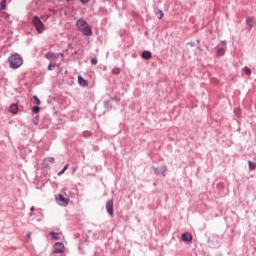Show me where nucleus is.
I'll return each mask as SVG.
<instances>
[{"label":"nucleus","instance_id":"ddd939ff","mask_svg":"<svg viewBox=\"0 0 256 256\" xmlns=\"http://www.w3.org/2000/svg\"><path fill=\"white\" fill-rule=\"evenodd\" d=\"M247 25H249V27H253V25H255V19L254 18H247Z\"/></svg>","mask_w":256,"mask_h":256},{"label":"nucleus","instance_id":"9d476101","mask_svg":"<svg viewBox=\"0 0 256 256\" xmlns=\"http://www.w3.org/2000/svg\"><path fill=\"white\" fill-rule=\"evenodd\" d=\"M9 111L10 113H12V115H17V111H19V107L17 106V104H12L10 106Z\"/></svg>","mask_w":256,"mask_h":256},{"label":"nucleus","instance_id":"7c9ffc66","mask_svg":"<svg viewBox=\"0 0 256 256\" xmlns=\"http://www.w3.org/2000/svg\"><path fill=\"white\" fill-rule=\"evenodd\" d=\"M27 238H28V239H30V238H31V233H29V234L27 235Z\"/></svg>","mask_w":256,"mask_h":256},{"label":"nucleus","instance_id":"b1692460","mask_svg":"<svg viewBox=\"0 0 256 256\" xmlns=\"http://www.w3.org/2000/svg\"><path fill=\"white\" fill-rule=\"evenodd\" d=\"M84 137H91V132L90 131H85L83 133Z\"/></svg>","mask_w":256,"mask_h":256},{"label":"nucleus","instance_id":"4468645a","mask_svg":"<svg viewBox=\"0 0 256 256\" xmlns=\"http://www.w3.org/2000/svg\"><path fill=\"white\" fill-rule=\"evenodd\" d=\"M52 239L59 240L60 233L50 232Z\"/></svg>","mask_w":256,"mask_h":256},{"label":"nucleus","instance_id":"4be33fe9","mask_svg":"<svg viewBox=\"0 0 256 256\" xmlns=\"http://www.w3.org/2000/svg\"><path fill=\"white\" fill-rule=\"evenodd\" d=\"M217 53H218V55H225V49L220 48V49H218Z\"/></svg>","mask_w":256,"mask_h":256},{"label":"nucleus","instance_id":"6ab92c4d","mask_svg":"<svg viewBox=\"0 0 256 256\" xmlns=\"http://www.w3.org/2000/svg\"><path fill=\"white\" fill-rule=\"evenodd\" d=\"M32 111H33V113H39L41 111V108H39V106H34L32 108Z\"/></svg>","mask_w":256,"mask_h":256},{"label":"nucleus","instance_id":"2eb2a0df","mask_svg":"<svg viewBox=\"0 0 256 256\" xmlns=\"http://www.w3.org/2000/svg\"><path fill=\"white\" fill-rule=\"evenodd\" d=\"M67 169H69V164H66L64 168L60 172H58V176L61 177V175H63V173H65Z\"/></svg>","mask_w":256,"mask_h":256},{"label":"nucleus","instance_id":"0eeeda50","mask_svg":"<svg viewBox=\"0 0 256 256\" xmlns=\"http://www.w3.org/2000/svg\"><path fill=\"white\" fill-rule=\"evenodd\" d=\"M107 212L111 217H113V200H108L106 203Z\"/></svg>","mask_w":256,"mask_h":256},{"label":"nucleus","instance_id":"cd10ccee","mask_svg":"<svg viewBox=\"0 0 256 256\" xmlns=\"http://www.w3.org/2000/svg\"><path fill=\"white\" fill-rule=\"evenodd\" d=\"M81 3L85 4V3H89V0H80Z\"/></svg>","mask_w":256,"mask_h":256},{"label":"nucleus","instance_id":"f03ea898","mask_svg":"<svg viewBox=\"0 0 256 256\" xmlns=\"http://www.w3.org/2000/svg\"><path fill=\"white\" fill-rule=\"evenodd\" d=\"M76 27L78 31H80L81 33H83V35H86L87 37H89V35L92 34L91 27L89 26V24H87V21H85L84 19H78L76 21Z\"/></svg>","mask_w":256,"mask_h":256},{"label":"nucleus","instance_id":"6e6552de","mask_svg":"<svg viewBox=\"0 0 256 256\" xmlns=\"http://www.w3.org/2000/svg\"><path fill=\"white\" fill-rule=\"evenodd\" d=\"M45 58L49 59V60H51V59L57 60V59H59V54L53 53V52H48L45 54Z\"/></svg>","mask_w":256,"mask_h":256},{"label":"nucleus","instance_id":"1a4fd4ad","mask_svg":"<svg viewBox=\"0 0 256 256\" xmlns=\"http://www.w3.org/2000/svg\"><path fill=\"white\" fill-rule=\"evenodd\" d=\"M78 83L81 87H87V80L81 75L78 76Z\"/></svg>","mask_w":256,"mask_h":256},{"label":"nucleus","instance_id":"393cba45","mask_svg":"<svg viewBox=\"0 0 256 256\" xmlns=\"http://www.w3.org/2000/svg\"><path fill=\"white\" fill-rule=\"evenodd\" d=\"M91 63L92 65H97V58H92Z\"/></svg>","mask_w":256,"mask_h":256},{"label":"nucleus","instance_id":"c756f323","mask_svg":"<svg viewBox=\"0 0 256 256\" xmlns=\"http://www.w3.org/2000/svg\"><path fill=\"white\" fill-rule=\"evenodd\" d=\"M30 211H31V212L35 211V207L32 206V207L30 208Z\"/></svg>","mask_w":256,"mask_h":256},{"label":"nucleus","instance_id":"412c9836","mask_svg":"<svg viewBox=\"0 0 256 256\" xmlns=\"http://www.w3.org/2000/svg\"><path fill=\"white\" fill-rule=\"evenodd\" d=\"M46 161H48V163H55V158L54 157H48V158H46Z\"/></svg>","mask_w":256,"mask_h":256},{"label":"nucleus","instance_id":"f257e3e1","mask_svg":"<svg viewBox=\"0 0 256 256\" xmlns=\"http://www.w3.org/2000/svg\"><path fill=\"white\" fill-rule=\"evenodd\" d=\"M8 63H9L10 69H19V67L23 65V57H21V54H17V53L12 54L8 58Z\"/></svg>","mask_w":256,"mask_h":256},{"label":"nucleus","instance_id":"423d86ee","mask_svg":"<svg viewBox=\"0 0 256 256\" xmlns=\"http://www.w3.org/2000/svg\"><path fill=\"white\" fill-rule=\"evenodd\" d=\"M181 239L184 241V243H191V241H193V235H191L189 232H186L182 234Z\"/></svg>","mask_w":256,"mask_h":256},{"label":"nucleus","instance_id":"aec40b11","mask_svg":"<svg viewBox=\"0 0 256 256\" xmlns=\"http://www.w3.org/2000/svg\"><path fill=\"white\" fill-rule=\"evenodd\" d=\"M243 71H244V73H245L246 75H250V74H251V69H250V68L245 67V68L243 69Z\"/></svg>","mask_w":256,"mask_h":256},{"label":"nucleus","instance_id":"a211bd4d","mask_svg":"<svg viewBox=\"0 0 256 256\" xmlns=\"http://www.w3.org/2000/svg\"><path fill=\"white\" fill-rule=\"evenodd\" d=\"M112 73H113L114 75H119V73H121V69H120V68H114V69L112 70Z\"/></svg>","mask_w":256,"mask_h":256},{"label":"nucleus","instance_id":"bb28decb","mask_svg":"<svg viewBox=\"0 0 256 256\" xmlns=\"http://www.w3.org/2000/svg\"><path fill=\"white\" fill-rule=\"evenodd\" d=\"M34 125H39V119L36 118L34 121H33Z\"/></svg>","mask_w":256,"mask_h":256},{"label":"nucleus","instance_id":"a878e982","mask_svg":"<svg viewBox=\"0 0 256 256\" xmlns=\"http://www.w3.org/2000/svg\"><path fill=\"white\" fill-rule=\"evenodd\" d=\"M163 16H164V14H163V11H159V17H158V19H163Z\"/></svg>","mask_w":256,"mask_h":256},{"label":"nucleus","instance_id":"2f4dec72","mask_svg":"<svg viewBox=\"0 0 256 256\" xmlns=\"http://www.w3.org/2000/svg\"><path fill=\"white\" fill-rule=\"evenodd\" d=\"M66 1H67V3H69L70 0H66Z\"/></svg>","mask_w":256,"mask_h":256},{"label":"nucleus","instance_id":"7ed1b4c3","mask_svg":"<svg viewBox=\"0 0 256 256\" xmlns=\"http://www.w3.org/2000/svg\"><path fill=\"white\" fill-rule=\"evenodd\" d=\"M55 199H56V203L60 205V207H67V205H69V197H67V189L66 188L62 189L60 194H58L55 197Z\"/></svg>","mask_w":256,"mask_h":256},{"label":"nucleus","instance_id":"39448f33","mask_svg":"<svg viewBox=\"0 0 256 256\" xmlns=\"http://www.w3.org/2000/svg\"><path fill=\"white\" fill-rule=\"evenodd\" d=\"M65 252V244L61 242H57L54 244V253H64Z\"/></svg>","mask_w":256,"mask_h":256},{"label":"nucleus","instance_id":"f8f14e48","mask_svg":"<svg viewBox=\"0 0 256 256\" xmlns=\"http://www.w3.org/2000/svg\"><path fill=\"white\" fill-rule=\"evenodd\" d=\"M5 9H7V0H2L0 2V11H3Z\"/></svg>","mask_w":256,"mask_h":256},{"label":"nucleus","instance_id":"c85d7f7f","mask_svg":"<svg viewBox=\"0 0 256 256\" xmlns=\"http://www.w3.org/2000/svg\"><path fill=\"white\" fill-rule=\"evenodd\" d=\"M57 55H59V57H65V54H63V53H57Z\"/></svg>","mask_w":256,"mask_h":256},{"label":"nucleus","instance_id":"dca6fc26","mask_svg":"<svg viewBox=\"0 0 256 256\" xmlns=\"http://www.w3.org/2000/svg\"><path fill=\"white\" fill-rule=\"evenodd\" d=\"M248 163H249V168L251 169V171H255L256 164L254 162H251V161H249Z\"/></svg>","mask_w":256,"mask_h":256},{"label":"nucleus","instance_id":"f3484780","mask_svg":"<svg viewBox=\"0 0 256 256\" xmlns=\"http://www.w3.org/2000/svg\"><path fill=\"white\" fill-rule=\"evenodd\" d=\"M33 99L35 101V105H41V100L37 96H33Z\"/></svg>","mask_w":256,"mask_h":256},{"label":"nucleus","instance_id":"5701e85b","mask_svg":"<svg viewBox=\"0 0 256 256\" xmlns=\"http://www.w3.org/2000/svg\"><path fill=\"white\" fill-rule=\"evenodd\" d=\"M53 69H55V64L52 65V64L50 63V64L48 65V71H53Z\"/></svg>","mask_w":256,"mask_h":256},{"label":"nucleus","instance_id":"20e7f679","mask_svg":"<svg viewBox=\"0 0 256 256\" xmlns=\"http://www.w3.org/2000/svg\"><path fill=\"white\" fill-rule=\"evenodd\" d=\"M32 22L37 33H43V31H45V24H43V21H41L39 16H34Z\"/></svg>","mask_w":256,"mask_h":256},{"label":"nucleus","instance_id":"9b49d317","mask_svg":"<svg viewBox=\"0 0 256 256\" xmlns=\"http://www.w3.org/2000/svg\"><path fill=\"white\" fill-rule=\"evenodd\" d=\"M142 59H151L153 57V54L150 51H143L141 55Z\"/></svg>","mask_w":256,"mask_h":256}]
</instances>
